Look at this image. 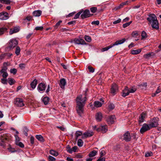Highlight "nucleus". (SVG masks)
I'll return each mask as SVG.
<instances>
[{"label":"nucleus","mask_w":161,"mask_h":161,"mask_svg":"<svg viewBox=\"0 0 161 161\" xmlns=\"http://www.w3.org/2000/svg\"><path fill=\"white\" fill-rule=\"evenodd\" d=\"M77 105V111L79 115L81 116L83 113V107L85 105L86 100V96L83 97L82 95H80L78 96L76 99Z\"/></svg>","instance_id":"nucleus-1"},{"label":"nucleus","mask_w":161,"mask_h":161,"mask_svg":"<svg viewBox=\"0 0 161 161\" xmlns=\"http://www.w3.org/2000/svg\"><path fill=\"white\" fill-rule=\"evenodd\" d=\"M147 20L151 24L152 27L154 29H158L159 26L158 22L156 16L154 14H150L148 15Z\"/></svg>","instance_id":"nucleus-2"},{"label":"nucleus","mask_w":161,"mask_h":161,"mask_svg":"<svg viewBox=\"0 0 161 161\" xmlns=\"http://www.w3.org/2000/svg\"><path fill=\"white\" fill-rule=\"evenodd\" d=\"M125 41V38L123 39L120 40H119L116 41L114 43H113L109 46L105 47L102 49V51L103 52L107 51L109 49L112 48L113 47L115 46H117L120 44H121L124 43Z\"/></svg>","instance_id":"nucleus-3"},{"label":"nucleus","mask_w":161,"mask_h":161,"mask_svg":"<svg viewBox=\"0 0 161 161\" xmlns=\"http://www.w3.org/2000/svg\"><path fill=\"white\" fill-rule=\"evenodd\" d=\"M18 44V41L14 39H12L10 41L7 47V50H11L17 46Z\"/></svg>","instance_id":"nucleus-4"},{"label":"nucleus","mask_w":161,"mask_h":161,"mask_svg":"<svg viewBox=\"0 0 161 161\" xmlns=\"http://www.w3.org/2000/svg\"><path fill=\"white\" fill-rule=\"evenodd\" d=\"M158 118L157 117L153 118L151 122L149 124L151 129L157 127L158 125Z\"/></svg>","instance_id":"nucleus-5"},{"label":"nucleus","mask_w":161,"mask_h":161,"mask_svg":"<svg viewBox=\"0 0 161 161\" xmlns=\"http://www.w3.org/2000/svg\"><path fill=\"white\" fill-rule=\"evenodd\" d=\"M47 85L43 83L39 84L37 86L38 91L41 93H43L45 90Z\"/></svg>","instance_id":"nucleus-6"},{"label":"nucleus","mask_w":161,"mask_h":161,"mask_svg":"<svg viewBox=\"0 0 161 161\" xmlns=\"http://www.w3.org/2000/svg\"><path fill=\"white\" fill-rule=\"evenodd\" d=\"M150 129H151V128L149 124L144 123L142 127L140 129V132L141 133L143 134Z\"/></svg>","instance_id":"nucleus-7"},{"label":"nucleus","mask_w":161,"mask_h":161,"mask_svg":"<svg viewBox=\"0 0 161 161\" xmlns=\"http://www.w3.org/2000/svg\"><path fill=\"white\" fill-rule=\"evenodd\" d=\"M118 90L117 85L115 83H113L111 86L110 92L113 95H114L118 91Z\"/></svg>","instance_id":"nucleus-8"},{"label":"nucleus","mask_w":161,"mask_h":161,"mask_svg":"<svg viewBox=\"0 0 161 161\" xmlns=\"http://www.w3.org/2000/svg\"><path fill=\"white\" fill-rule=\"evenodd\" d=\"M14 103L17 106L20 107L23 106L24 105L22 99L19 98H16L14 101Z\"/></svg>","instance_id":"nucleus-9"},{"label":"nucleus","mask_w":161,"mask_h":161,"mask_svg":"<svg viewBox=\"0 0 161 161\" xmlns=\"http://www.w3.org/2000/svg\"><path fill=\"white\" fill-rule=\"evenodd\" d=\"M74 43L78 45H86V43L83 39L75 38L74 40Z\"/></svg>","instance_id":"nucleus-10"},{"label":"nucleus","mask_w":161,"mask_h":161,"mask_svg":"<svg viewBox=\"0 0 161 161\" xmlns=\"http://www.w3.org/2000/svg\"><path fill=\"white\" fill-rule=\"evenodd\" d=\"M90 16V11L88 9H86L82 13L81 15V17L83 19Z\"/></svg>","instance_id":"nucleus-11"},{"label":"nucleus","mask_w":161,"mask_h":161,"mask_svg":"<svg viewBox=\"0 0 161 161\" xmlns=\"http://www.w3.org/2000/svg\"><path fill=\"white\" fill-rule=\"evenodd\" d=\"M123 139L126 142L130 141L131 136L130 135V133L128 131H126L124 134Z\"/></svg>","instance_id":"nucleus-12"},{"label":"nucleus","mask_w":161,"mask_h":161,"mask_svg":"<svg viewBox=\"0 0 161 161\" xmlns=\"http://www.w3.org/2000/svg\"><path fill=\"white\" fill-rule=\"evenodd\" d=\"M116 118L114 115L109 116L107 119V121L108 124H112L114 123Z\"/></svg>","instance_id":"nucleus-13"},{"label":"nucleus","mask_w":161,"mask_h":161,"mask_svg":"<svg viewBox=\"0 0 161 161\" xmlns=\"http://www.w3.org/2000/svg\"><path fill=\"white\" fill-rule=\"evenodd\" d=\"M93 134V132L91 131H86L84 132L82 136V138H84L87 137H90L92 136Z\"/></svg>","instance_id":"nucleus-14"},{"label":"nucleus","mask_w":161,"mask_h":161,"mask_svg":"<svg viewBox=\"0 0 161 161\" xmlns=\"http://www.w3.org/2000/svg\"><path fill=\"white\" fill-rule=\"evenodd\" d=\"M8 14L6 12L0 13V19L1 20H4L8 19Z\"/></svg>","instance_id":"nucleus-15"},{"label":"nucleus","mask_w":161,"mask_h":161,"mask_svg":"<svg viewBox=\"0 0 161 161\" xmlns=\"http://www.w3.org/2000/svg\"><path fill=\"white\" fill-rule=\"evenodd\" d=\"M7 69L6 67H4L1 69V74H2V76L3 78H6L8 75L7 72Z\"/></svg>","instance_id":"nucleus-16"},{"label":"nucleus","mask_w":161,"mask_h":161,"mask_svg":"<svg viewBox=\"0 0 161 161\" xmlns=\"http://www.w3.org/2000/svg\"><path fill=\"white\" fill-rule=\"evenodd\" d=\"M146 114L144 112H143L140 115L139 118V122L141 124L144 121V119L145 118Z\"/></svg>","instance_id":"nucleus-17"},{"label":"nucleus","mask_w":161,"mask_h":161,"mask_svg":"<svg viewBox=\"0 0 161 161\" xmlns=\"http://www.w3.org/2000/svg\"><path fill=\"white\" fill-rule=\"evenodd\" d=\"M66 84V81L63 78L61 79L60 80V82L59 83V85L60 87L62 89H64L65 87V86Z\"/></svg>","instance_id":"nucleus-18"},{"label":"nucleus","mask_w":161,"mask_h":161,"mask_svg":"<svg viewBox=\"0 0 161 161\" xmlns=\"http://www.w3.org/2000/svg\"><path fill=\"white\" fill-rule=\"evenodd\" d=\"M100 130H101L103 133L106 132L108 130L107 125H102L101 126L100 128H98L97 129V130L98 131H99Z\"/></svg>","instance_id":"nucleus-19"},{"label":"nucleus","mask_w":161,"mask_h":161,"mask_svg":"<svg viewBox=\"0 0 161 161\" xmlns=\"http://www.w3.org/2000/svg\"><path fill=\"white\" fill-rule=\"evenodd\" d=\"M129 94L128 90V88L126 86L124 90H123L122 92V96L123 97H125L126 96L129 95Z\"/></svg>","instance_id":"nucleus-20"},{"label":"nucleus","mask_w":161,"mask_h":161,"mask_svg":"<svg viewBox=\"0 0 161 161\" xmlns=\"http://www.w3.org/2000/svg\"><path fill=\"white\" fill-rule=\"evenodd\" d=\"M42 11L40 10H37L33 12V14L35 17H39L42 14Z\"/></svg>","instance_id":"nucleus-21"},{"label":"nucleus","mask_w":161,"mask_h":161,"mask_svg":"<svg viewBox=\"0 0 161 161\" xmlns=\"http://www.w3.org/2000/svg\"><path fill=\"white\" fill-rule=\"evenodd\" d=\"M102 118V114L100 112L97 113L96 115V119L97 121L101 120Z\"/></svg>","instance_id":"nucleus-22"},{"label":"nucleus","mask_w":161,"mask_h":161,"mask_svg":"<svg viewBox=\"0 0 161 161\" xmlns=\"http://www.w3.org/2000/svg\"><path fill=\"white\" fill-rule=\"evenodd\" d=\"M19 30V27H14L13 29L9 31V34H12L14 33H16L18 32Z\"/></svg>","instance_id":"nucleus-23"},{"label":"nucleus","mask_w":161,"mask_h":161,"mask_svg":"<svg viewBox=\"0 0 161 161\" xmlns=\"http://www.w3.org/2000/svg\"><path fill=\"white\" fill-rule=\"evenodd\" d=\"M8 28V27L7 26L0 28V35L3 34L5 32H6Z\"/></svg>","instance_id":"nucleus-24"},{"label":"nucleus","mask_w":161,"mask_h":161,"mask_svg":"<svg viewBox=\"0 0 161 161\" xmlns=\"http://www.w3.org/2000/svg\"><path fill=\"white\" fill-rule=\"evenodd\" d=\"M37 84V80L36 79L34 80L31 83V86L33 89H34Z\"/></svg>","instance_id":"nucleus-25"},{"label":"nucleus","mask_w":161,"mask_h":161,"mask_svg":"<svg viewBox=\"0 0 161 161\" xmlns=\"http://www.w3.org/2000/svg\"><path fill=\"white\" fill-rule=\"evenodd\" d=\"M49 153L55 157H56L58 155V153L57 151L53 149L50 150Z\"/></svg>","instance_id":"nucleus-26"},{"label":"nucleus","mask_w":161,"mask_h":161,"mask_svg":"<svg viewBox=\"0 0 161 161\" xmlns=\"http://www.w3.org/2000/svg\"><path fill=\"white\" fill-rule=\"evenodd\" d=\"M49 98L47 97H45L42 98V101L45 105L48 104L49 101Z\"/></svg>","instance_id":"nucleus-27"},{"label":"nucleus","mask_w":161,"mask_h":161,"mask_svg":"<svg viewBox=\"0 0 161 161\" xmlns=\"http://www.w3.org/2000/svg\"><path fill=\"white\" fill-rule=\"evenodd\" d=\"M36 137L39 141L41 142H44V138L41 135H36Z\"/></svg>","instance_id":"nucleus-28"},{"label":"nucleus","mask_w":161,"mask_h":161,"mask_svg":"<svg viewBox=\"0 0 161 161\" xmlns=\"http://www.w3.org/2000/svg\"><path fill=\"white\" fill-rule=\"evenodd\" d=\"M77 149V147L76 146H74L71 148H69V149L67 151L69 153H71L73 152H75Z\"/></svg>","instance_id":"nucleus-29"},{"label":"nucleus","mask_w":161,"mask_h":161,"mask_svg":"<svg viewBox=\"0 0 161 161\" xmlns=\"http://www.w3.org/2000/svg\"><path fill=\"white\" fill-rule=\"evenodd\" d=\"M102 104L103 103L101 102L98 101H95L94 103V106L97 108L101 107Z\"/></svg>","instance_id":"nucleus-30"},{"label":"nucleus","mask_w":161,"mask_h":161,"mask_svg":"<svg viewBox=\"0 0 161 161\" xmlns=\"http://www.w3.org/2000/svg\"><path fill=\"white\" fill-rule=\"evenodd\" d=\"M161 92V87L159 86L158 87V88L156 91L155 93H153L152 94V96L153 97H155L157 94L160 93Z\"/></svg>","instance_id":"nucleus-31"},{"label":"nucleus","mask_w":161,"mask_h":161,"mask_svg":"<svg viewBox=\"0 0 161 161\" xmlns=\"http://www.w3.org/2000/svg\"><path fill=\"white\" fill-rule=\"evenodd\" d=\"M131 35L134 38H137L140 36V34H138V31H136L132 32Z\"/></svg>","instance_id":"nucleus-32"},{"label":"nucleus","mask_w":161,"mask_h":161,"mask_svg":"<svg viewBox=\"0 0 161 161\" xmlns=\"http://www.w3.org/2000/svg\"><path fill=\"white\" fill-rule=\"evenodd\" d=\"M141 40H144L147 37V34L144 31H143L141 33Z\"/></svg>","instance_id":"nucleus-33"},{"label":"nucleus","mask_w":161,"mask_h":161,"mask_svg":"<svg viewBox=\"0 0 161 161\" xmlns=\"http://www.w3.org/2000/svg\"><path fill=\"white\" fill-rule=\"evenodd\" d=\"M97 153V151L93 150L90 153L89 156L90 157H94L96 155Z\"/></svg>","instance_id":"nucleus-34"},{"label":"nucleus","mask_w":161,"mask_h":161,"mask_svg":"<svg viewBox=\"0 0 161 161\" xmlns=\"http://www.w3.org/2000/svg\"><path fill=\"white\" fill-rule=\"evenodd\" d=\"M141 51V49H139L137 50H133L131 51V53L132 54H137L139 53Z\"/></svg>","instance_id":"nucleus-35"},{"label":"nucleus","mask_w":161,"mask_h":161,"mask_svg":"<svg viewBox=\"0 0 161 161\" xmlns=\"http://www.w3.org/2000/svg\"><path fill=\"white\" fill-rule=\"evenodd\" d=\"M8 82L9 84L10 85H12L14 83L15 81L12 78H8Z\"/></svg>","instance_id":"nucleus-36"},{"label":"nucleus","mask_w":161,"mask_h":161,"mask_svg":"<svg viewBox=\"0 0 161 161\" xmlns=\"http://www.w3.org/2000/svg\"><path fill=\"white\" fill-rule=\"evenodd\" d=\"M147 86L146 83H143L138 85V86L142 89L145 88Z\"/></svg>","instance_id":"nucleus-37"},{"label":"nucleus","mask_w":161,"mask_h":161,"mask_svg":"<svg viewBox=\"0 0 161 161\" xmlns=\"http://www.w3.org/2000/svg\"><path fill=\"white\" fill-rule=\"evenodd\" d=\"M82 133L81 131H77L75 133V138L76 139H77L78 137L81 136Z\"/></svg>","instance_id":"nucleus-38"},{"label":"nucleus","mask_w":161,"mask_h":161,"mask_svg":"<svg viewBox=\"0 0 161 161\" xmlns=\"http://www.w3.org/2000/svg\"><path fill=\"white\" fill-rule=\"evenodd\" d=\"M84 39L86 41L89 42H91L92 41L91 37L88 36L86 35L84 36Z\"/></svg>","instance_id":"nucleus-39"},{"label":"nucleus","mask_w":161,"mask_h":161,"mask_svg":"<svg viewBox=\"0 0 161 161\" xmlns=\"http://www.w3.org/2000/svg\"><path fill=\"white\" fill-rule=\"evenodd\" d=\"M83 144V142L81 139H79L77 141V145L79 147H82Z\"/></svg>","instance_id":"nucleus-40"},{"label":"nucleus","mask_w":161,"mask_h":161,"mask_svg":"<svg viewBox=\"0 0 161 161\" xmlns=\"http://www.w3.org/2000/svg\"><path fill=\"white\" fill-rule=\"evenodd\" d=\"M0 1L2 3L7 4H9L11 3L10 0H0Z\"/></svg>","instance_id":"nucleus-41"},{"label":"nucleus","mask_w":161,"mask_h":161,"mask_svg":"<svg viewBox=\"0 0 161 161\" xmlns=\"http://www.w3.org/2000/svg\"><path fill=\"white\" fill-rule=\"evenodd\" d=\"M20 47L18 46H17L16 48L15 53L17 55H18L20 53Z\"/></svg>","instance_id":"nucleus-42"},{"label":"nucleus","mask_w":161,"mask_h":161,"mask_svg":"<svg viewBox=\"0 0 161 161\" xmlns=\"http://www.w3.org/2000/svg\"><path fill=\"white\" fill-rule=\"evenodd\" d=\"M129 93H133L134 92L136 91V89L135 88L132 87V88L129 89Z\"/></svg>","instance_id":"nucleus-43"},{"label":"nucleus","mask_w":161,"mask_h":161,"mask_svg":"<svg viewBox=\"0 0 161 161\" xmlns=\"http://www.w3.org/2000/svg\"><path fill=\"white\" fill-rule=\"evenodd\" d=\"M152 54V53H147L144 55V57L146 58H149L151 57Z\"/></svg>","instance_id":"nucleus-44"},{"label":"nucleus","mask_w":161,"mask_h":161,"mask_svg":"<svg viewBox=\"0 0 161 161\" xmlns=\"http://www.w3.org/2000/svg\"><path fill=\"white\" fill-rule=\"evenodd\" d=\"M82 11H80L78 12L75 15L74 19H77L78 18L80 15V14L82 13Z\"/></svg>","instance_id":"nucleus-45"},{"label":"nucleus","mask_w":161,"mask_h":161,"mask_svg":"<svg viewBox=\"0 0 161 161\" xmlns=\"http://www.w3.org/2000/svg\"><path fill=\"white\" fill-rule=\"evenodd\" d=\"M108 108L110 110L114 109L115 107L114 104L112 103H110L108 106Z\"/></svg>","instance_id":"nucleus-46"},{"label":"nucleus","mask_w":161,"mask_h":161,"mask_svg":"<svg viewBox=\"0 0 161 161\" xmlns=\"http://www.w3.org/2000/svg\"><path fill=\"white\" fill-rule=\"evenodd\" d=\"M15 144L19 146V147L21 148H23L24 147V144L21 142H17Z\"/></svg>","instance_id":"nucleus-47"},{"label":"nucleus","mask_w":161,"mask_h":161,"mask_svg":"<svg viewBox=\"0 0 161 161\" xmlns=\"http://www.w3.org/2000/svg\"><path fill=\"white\" fill-rule=\"evenodd\" d=\"M153 155V153L151 151L149 152H146L145 154V156L146 157H148L152 156Z\"/></svg>","instance_id":"nucleus-48"},{"label":"nucleus","mask_w":161,"mask_h":161,"mask_svg":"<svg viewBox=\"0 0 161 161\" xmlns=\"http://www.w3.org/2000/svg\"><path fill=\"white\" fill-rule=\"evenodd\" d=\"M17 71V70L15 68L11 69H10V73H11L12 74H13L14 75H15Z\"/></svg>","instance_id":"nucleus-49"},{"label":"nucleus","mask_w":161,"mask_h":161,"mask_svg":"<svg viewBox=\"0 0 161 161\" xmlns=\"http://www.w3.org/2000/svg\"><path fill=\"white\" fill-rule=\"evenodd\" d=\"M7 149L9 152H10L11 153H14L16 152V150L14 148H12L11 147H9Z\"/></svg>","instance_id":"nucleus-50"},{"label":"nucleus","mask_w":161,"mask_h":161,"mask_svg":"<svg viewBox=\"0 0 161 161\" xmlns=\"http://www.w3.org/2000/svg\"><path fill=\"white\" fill-rule=\"evenodd\" d=\"M131 23H132V21H130L129 22L126 23L125 24H124L123 25V27L124 28H125L126 27L128 26H129Z\"/></svg>","instance_id":"nucleus-51"},{"label":"nucleus","mask_w":161,"mask_h":161,"mask_svg":"<svg viewBox=\"0 0 161 161\" xmlns=\"http://www.w3.org/2000/svg\"><path fill=\"white\" fill-rule=\"evenodd\" d=\"M91 24L92 25H98L99 24V21L98 20H96L95 21H93L91 22Z\"/></svg>","instance_id":"nucleus-52"},{"label":"nucleus","mask_w":161,"mask_h":161,"mask_svg":"<svg viewBox=\"0 0 161 161\" xmlns=\"http://www.w3.org/2000/svg\"><path fill=\"white\" fill-rule=\"evenodd\" d=\"M90 10L93 13H95L97 10V8L95 7H93L91 8Z\"/></svg>","instance_id":"nucleus-53"},{"label":"nucleus","mask_w":161,"mask_h":161,"mask_svg":"<svg viewBox=\"0 0 161 161\" xmlns=\"http://www.w3.org/2000/svg\"><path fill=\"white\" fill-rule=\"evenodd\" d=\"M88 69L89 70L90 72L93 73L94 71V69L92 67L88 66Z\"/></svg>","instance_id":"nucleus-54"},{"label":"nucleus","mask_w":161,"mask_h":161,"mask_svg":"<svg viewBox=\"0 0 161 161\" xmlns=\"http://www.w3.org/2000/svg\"><path fill=\"white\" fill-rule=\"evenodd\" d=\"M48 158L49 161H55L56 160V158L51 156H49Z\"/></svg>","instance_id":"nucleus-55"},{"label":"nucleus","mask_w":161,"mask_h":161,"mask_svg":"<svg viewBox=\"0 0 161 161\" xmlns=\"http://www.w3.org/2000/svg\"><path fill=\"white\" fill-rule=\"evenodd\" d=\"M5 78H3L1 79V82L4 84H7V80Z\"/></svg>","instance_id":"nucleus-56"},{"label":"nucleus","mask_w":161,"mask_h":161,"mask_svg":"<svg viewBox=\"0 0 161 161\" xmlns=\"http://www.w3.org/2000/svg\"><path fill=\"white\" fill-rule=\"evenodd\" d=\"M14 136L15 138V143H16L18 142H19L20 138L18 136V135H15Z\"/></svg>","instance_id":"nucleus-57"},{"label":"nucleus","mask_w":161,"mask_h":161,"mask_svg":"<svg viewBox=\"0 0 161 161\" xmlns=\"http://www.w3.org/2000/svg\"><path fill=\"white\" fill-rule=\"evenodd\" d=\"M121 21V19H120L119 18L117 20L114 21L113 22V24H116L118 23H120Z\"/></svg>","instance_id":"nucleus-58"},{"label":"nucleus","mask_w":161,"mask_h":161,"mask_svg":"<svg viewBox=\"0 0 161 161\" xmlns=\"http://www.w3.org/2000/svg\"><path fill=\"white\" fill-rule=\"evenodd\" d=\"M62 20H59L58 21L55 25V27L56 28H57L60 25V23H62Z\"/></svg>","instance_id":"nucleus-59"},{"label":"nucleus","mask_w":161,"mask_h":161,"mask_svg":"<svg viewBox=\"0 0 161 161\" xmlns=\"http://www.w3.org/2000/svg\"><path fill=\"white\" fill-rule=\"evenodd\" d=\"M25 64L24 63H21L19 64V67L22 69L25 68Z\"/></svg>","instance_id":"nucleus-60"},{"label":"nucleus","mask_w":161,"mask_h":161,"mask_svg":"<svg viewBox=\"0 0 161 161\" xmlns=\"http://www.w3.org/2000/svg\"><path fill=\"white\" fill-rule=\"evenodd\" d=\"M43 29V26H37L35 28V29L36 30H42Z\"/></svg>","instance_id":"nucleus-61"},{"label":"nucleus","mask_w":161,"mask_h":161,"mask_svg":"<svg viewBox=\"0 0 161 161\" xmlns=\"http://www.w3.org/2000/svg\"><path fill=\"white\" fill-rule=\"evenodd\" d=\"M105 158L104 157H100L97 160V161H105Z\"/></svg>","instance_id":"nucleus-62"},{"label":"nucleus","mask_w":161,"mask_h":161,"mask_svg":"<svg viewBox=\"0 0 161 161\" xmlns=\"http://www.w3.org/2000/svg\"><path fill=\"white\" fill-rule=\"evenodd\" d=\"M34 137L32 136H31L30 138V141H31V143L32 144H34Z\"/></svg>","instance_id":"nucleus-63"},{"label":"nucleus","mask_w":161,"mask_h":161,"mask_svg":"<svg viewBox=\"0 0 161 161\" xmlns=\"http://www.w3.org/2000/svg\"><path fill=\"white\" fill-rule=\"evenodd\" d=\"M105 154V151L104 150H102L100 152V157H102Z\"/></svg>","instance_id":"nucleus-64"}]
</instances>
